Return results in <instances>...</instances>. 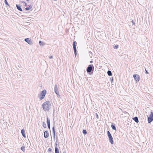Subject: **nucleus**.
<instances>
[{"label": "nucleus", "instance_id": "16", "mask_svg": "<svg viewBox=\"0 0 153 153\" xmlns=\"http://www.w3.org/2000/svg\"><path fill=\"white\" fill-rule=\"evenodd\" d=\"M28 6L27 7L25 8V10H29L32 7L31 5H28Z\"/></svg>", "mask_w": 153, "mask_h": 153}, {"label": "nucleus", "instance_id": "20", "mask_svg": "<svg viewBox=\"0 0 153 153\" xmlns=\"http://www.w3.org/2000/svg\"><path fill=\"white\" fill-rule=\"evenodd\" d=\"M42 125L43 127L45 128H46V124L45 122H43L42 123Z\"/></svg>", "mask_w": 153, "mask_h": 153}, {"label": "nucleus", "instance_id": "11", "mask_svg": "<svg viewBox=\"0 0 153 153\" xmlns=\"http://www.w3.org/2000/svg\"><path fill=\"white\" fill-rule=\"evenodd\" d=\"M47 123L48 128L50 130V120L48 117H47Z\"/></svg>", "mask_w": 153, "mask_h": 153}, {"label": "nucleus", "instance_id": "17", "mask_svg": "<svg viewBox=\"0 0 153 153\" xmlns=\"http://www.w3.org/2000/svg\"><path fill=\"white\" fill-rule=\"evenodd\" d=\"M55 153H59V149L56 146L55 147Z\"/></svg>", "mask_w": 153, "mask_h": 153}, {"label": "nucleus", "instance_id": "15", "mask_svg": "<svg viewBox=\"0 0 153 153\" xmlns=\"http://www.w3.org/2000/svg\"><path fill=\"white\" fill-rule=\"evenodd\" d=\"M52 131L53 132V136L54 138H55V128L54 126H53L52 128Z\"/></svg>", "mask_w": 153, "mask_h": 153}, {"label": "nucleus", "instance_id": "6", "mask_svg": "<svg viewBox=\"0 0 153 153\" xmlns=\"http://www.w3.org/2000/svg\"><path fill=\"white\" fill-rule=\"evenodd\" d=\"M76 44H77L76 42V41H74L73 43V47L75 56V57L76 56V54H77V53H76Z\"/></svg>", "mask_w": 153, "mask_h": 153}, {"label": "nucleus", "instance_id": "32", "mask_svg": "<svg viewBox=\"0 0 153 153\" xmlns=\"http://www.w3.org/2000/svg\"><path fill=\"white\" fill-rule=\"evenodd\" d=\"M111 82H112V81H113V78H111Z\"/></svg>", "mask_w": 153, "mask_h": 153}, {"label": "nucleus", "instance_id": "27", "mask_svg": "<svg viewBox=\"0 0 153 153\" xmlns=\"http://www.w3.org/2000/svg\"><path fill=\"white\" fill-rule=\"evenodd\" d=\"M96 117L97 118V119L98 118V115L97 114V113H96Z\"/></svg>", "mask_w": 153, "mask_h": 153}, {"label": "nucleus", "instance_id": "30", "mask_svg": "<svg viewBox=\"0 0 153 153\" xmlns=\"http://www.w3.org/2000/svg\"><path fill=\"white\" fill-rule=\"evenodd\" d=\"M131 22L134 25H135L134 22L133 21V20H132Z\"/></svg>", "mask_w": 153, "mask_h": 153}, {"label": "nucleus", "instance_id": "33", "mask_svg": "<svg viewBox=\"0 0 153 153\" xmlns=\"http://www.w3.org/2000/svg\"><path fill=\"white\" fill-rule=\"evenodd\" d=\"M56 142H56V143H55V144H56V146H57V143H56Z\"/></svg>", "mask_w": 153, "mask_h": 153}, {"label": "nucleus", "instance_id": "18", "mask_svg": "<svg viewBox=\"0 0 153 153\" xmlns=\"http://www.w3.org/2000/svg\"><path fill=\"white\" fill-rule=\"evenodd\" d=\"M111 127L113 130L115 131L116 130V128L115 124L114 125L113 124H112L111 125Z\"/></svg>", "mask_w": 153, "mask_h": 153}, {"label": "nucleus", "instance_id": "36", "mask_svg": "<svg viewBox=\"0 0 153 153\" xmlns=\"http://www.w3.org/2000/svg\"><path fill=\"white\" fill-rule=\"evenodd\" d=\"M63 153H66V152H64Z\"/></svg>", "mask_w": 153, "mask_h": 153}, {"label": "nucleus", "instance_id": "12", "mask_svg": "<svg viewBox=\"0 0 153 153\" xmlns=\"http://www.w3.org/2000/svg\"><path fill=\"white\" fill-rule=\"evenodd\" d=\"M16 7L17 9L19 11H23L22 9L21 8V7L20 5H19V4H16Z\"/></svg>", "mask_w": 153, "mask_h": 153}, {"label": "nucleus", "instance_id": "24", "mask_svg": "<svg viewBox=\"0 0 153 153\" xmlns=\"http://www.w3.org/2000/svg\"><path fill=\"white\" fill-rule=\"evenodd\" d=\"M82 133L84 134H87V131H86V130H83L82 131Z\"/></svg>", "mask_w": 153, "mask_h": 153}, {"label": "nucleus", "instance_id": "19", "mask_svg": "<svg viewBox=\"0 0 153 153\" xmlns=\"http://www.w3.org/2000/svg\"><path fill=\"white\" fill-rule=\"evenodd\" d=\"M107 73L108 76H111L112 75V73L111 71L109 70L108 71Z\"/></svg>", "mask_w": 153, "mask_h": 153}, {"label": "nucleus", "instance_id": "2", "mask_svg": "<svg viewBox=\"0 0 153 153\" xmlns=\"http://www.w3.org/2000/svg\"><path fill=\"white\" fill-rule=\"evenodd\" d=\"M47 93V91L46 90H44L42 91L40 94L39 96V99L40 100H42L43 99Z\"/></svg>", "mask_w": 153, "mask_h": 153}, {"label": "nucleus", "instance_id": "37", "mask_svg": "<svg viewBox=\"0 0 153 153\" xmlns=\"http://www.w3.org/2000/svg\"><path fill=\"white\" fill-rule=\"evenodd\" d=\"M27 1H28L29 0H26Z\"/></svg>", "mask_w": 153, "mask_h": 153}, {"label": "nucleus", "instance_id": "9", "mask_svg": "<svg viewBox=\"0 0 153 153\" xmlns=\"http://www.w3.org/2000/svg\"><path fill=\"white\" fill-rule=\"evenodd\" d=\"M25 41L29 45H32L33 44L31 39L30 38H27L25 39Z\"/></svg>", "mask_w": 153, "mask_h": 153}, {"label": "nucleus", "instance_id": "3", "mask_svg": "<svg viewBox=\"0 0 153 153\" xmlns=\"http://www.w3.org/2000/svg\"><path fill=\"white\" fill-rule=\"evenodd\" d=\"M107 134L109 140L111 144H113L114 143L113 138L110 132L109 131H107Z\"/></svg>", "mask_w": 153, "mask_h": 153}, {"label": "nucleus", "instance_id": "13", "mask_svg": "<svg viewBox=\"0 0 153 153\" xmlns=\"http://www.w3.org/2000/svg\"><path fill=\"white\" fill-rule=\"evenodd\" d=\"M133 119L135 122L137 123H138L139 122L138 118L137 117H135L133 118Z\"/></svg>", "mask_w": 153, "mask_h": 153}, {"label": "nucleus", "instance_id": "8", "mask_svg": "<svg viewBox=\"0 0 153 153\" xmlns=\"http://www.w3.org/2000/svg\"><path fill=\"white\" fill-rule=\"evenodd\" d=\"M133 77L135 80L136 82H139L140 80V77L139 76L136 74H134L133 75Z\"/></svg>", "mask_w": 153, "mask_h": 153}, {"label": "nucleus", "instance_id": "23", "mask_svg": "<svg viewBox=\"0 0 153 153\" xmlns=\"http://www.w3.org/2000/svg\"><path fill=\"white\" fill-rule=\"evenodd\" d=\"M113 48L115 49H117L118 48V45H116L114 46Z\"/></svg>", "mask_w": 153, "mask_h": 153}, {"label": "nucleus", "instance_id": "21", "mask_svg": "<svg viewBox=\"0 0 153 153\" xmlns=\"http://www.w3.org/2000/svg\"><path fill=\"white\" fill-rule=\"evenodd\" d=\"M21 150L23 152H25V147L24 146H22L21 147Z\"/></svg>", "mask_w": 153, "mask_h": 153}, {"label": "nucleus", "instance_id": "35", "mask_svg": "<svg viewBox=\"0 0 153 153\" xmlns=\"http://www.w3.org/2000/svg\"><path fill=\"white\" fill-rule=\"evenodd\" d=\"M89 53H90L91 54H92V52H89Z\"/></svg>", "mask_w": 153, "mask_h": 153}, {"label": "nucleus", "instance_id": "5", "mask_svg": "<svg viewBox=\"0 0 153 153\" xmlns=\"http://www.w3.org/2000/svg\"><path fill=\"white\" fill-rule=\"evenodd\" d=\"M153 120V112L151 111L149 117L148 118V122L149 123Z\"/></svg>", "mask_w": 153, "mask_h": 153}, {"label": "nucleus", "instance_id": "4", "mask_svg": "<svg viewBox=\"0 0 153 153\" xmlns=\"http://www.w3.org/2000/svg\"><path fill=\"white\" fill-rule=\"evenodd\" d=\"M94 67L93 65H89L86 69L88 73H90L92 70H94Z\"/></svg>", "mask_w": 153, "mask_h": 153}, {"label": "nucleus", "instance_id": "29", "mask_svg": "<svg viewBox=\"0 0 153 153\" xmlns=\"http://www.w3.org/2000/svg\"><path fill=\"white\" fill-rule=\"evenodd\" d=\"M145 71H146V74H148V72L146 70V69H145Z\"/></svg>", "mask_w": 153, "mask_h": 153}, {"label": "nucleus", "instance_id": "28", "mask_svg": "<svg viewBox=\"0 0 153 153\" xmlns=\"http://www.w3.org/2000/svg\"><path fill=\"white\" fill-rule=\"evenodd\" d=\"M53 56H49V58L50 59H51L53 58Z\"/></svg>", "mask_w": 153, "mask_h": 153}, {"label": "nucleus", "instance_id": "38", "mask_svg": "<svg viewBox=\"0 0 153 153\" xmlns=\"http://www.w3.org/2000/svg\"><path fill=\"white\" fill-rule=\"evenodd\" d=\"M54 0V1H56V0Z\"/></svg>", "mask_w": 153, "mask_h": 153}, {"label": "nucleus", "instance_id": "26", "mask_svg": "<svg viewBox=\"0 0 153 153\" xmlns=\"http://www.w3.org/2000/svg\"><path fill=\"white\" fill-rule=\"evenodd\" d=\"M48 151H49L50 152H51V151L52 149L50 148H49L48 149Z\"/></svg>", "mask_w": 153, "mask_h": 153}, {"label": "nucleus", "instance_id": "1", "mask_svg": "<svg viewBox=\"0 0 153 153\" xmlns=\"http://www.w3.org/2000/svg\"><path fill=\"white\" fill-rule=\"evenodd\" d=\"M42 106L43 109L45 111H48L51 108V105L50 102L46 101L43 103Z\"/></svg>", "mask_w": 153, "mask_h": 153}, {"label": "nucleus", "instance_id": "7", "mask_svg": "<svg viewBox=\"0 0 153 153\" xmlns=\"http://www.w3.org/2000/svg\"><path fill=\"white\" fill-rule=\"evenodd\" d=\"M54 91L55 93L57 95L58 97H60V96L59 94V93L58 89V86L57 85H55L54 86Z\"/></svg>", "mask_w": 153, "mask_h": 153}, {"label": "nucleus", "instance_id": "14", "mask_svg": "<svg viewBox=\"0 0 153 153\" xmlns=\"http://www.w3.org/2000/svg\"><path fill=\"white\" fill-rule=\"evenodd\" d=\"M21 133H22V136L24 137H26V136H25V130H24V129H22L21 130Z\"/></svg>", "mask_w": 153, "mask_h": 153}, {"label": "nucleus", "instance_id": "10", "mask_svg": "<svg viewBox=\"0 0 153 153\" xmlns=\"http://www.w3.org/2000/svg\"><path fill=\"white\" fill-rule=\"evenodd\" d=\"M49 134L48 131H45L44 133V137L45 138H47L48 137Z\"/></svg>", "mask_w": 153, "mask_h": 153}, {"label": "nucleus", "instance_id": "31", "mask_svg": "<svg viewBox=\"0 0 153 153\" xmlns=\"http://www.w3.org/2000/svg\"><path fill=\"white\" fill-rule=\"evenodd\" d=\"M24 3H25V5H24V6H26L27 5V3H25V2H24Z\"/></svg>", "mask_w": 153, "mask_h": 153}, {"label": "nucleus", "instance_id": "34", "mask_svg": "<svg viewBox=\"0 0 153 153\" xmlns=\"http://www.w3.org/2000/svg\"><path fill=\"white\" fill-rule=\"evenodd\" d=\"M93 62V61H90V63H92Z\"/></svg>", "mask_w": 153, "mask_h": 153}, {"label": "nucleus", "instance_id": "22", "mask_svg": "<svg viewBox=\"0 0 153 153\" xmlns=\"http://www.w3.org/2000/svg\"><path fill=\"white\" fill-rule=\"evenodd\" d=\"M39 44L43 46L44 45V43L41 41H39Z\"/></svg>", "mask_w": 153, "mask_h": 153}, {"label": "nucleus", "instance_id": "25", "mask_svg": "<svg viewBox=\"0 0 153 153\" xmlns=\"http://www.w3.org/2000/svg\"><path fill=\"white\" fill-rule=\"evenodd\" d=\"M4 3H5V4L6 5H7L8 6H10L9 5V4L7 2V0H4Z\"/></svg>", "mask_w": 153, "mask_h": 153}]
</instances>
